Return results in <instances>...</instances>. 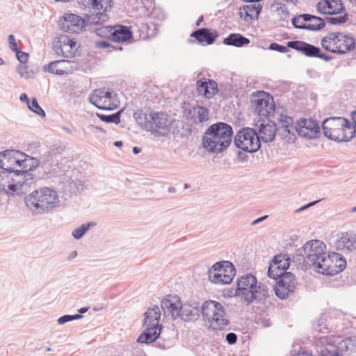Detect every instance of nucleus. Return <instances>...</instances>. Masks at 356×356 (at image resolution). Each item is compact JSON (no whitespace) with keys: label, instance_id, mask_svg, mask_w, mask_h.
Instances as JSON below:
<instances>
[{"label":"nucleus","instance_id":"obj_2","mask_svg":"<svg viewBox=\"0 0 356 356\" xmlns=\"http://www.w3.org/2000/svg\"><path fill=\"white\" fill-rule=\"evenodd\" d=\"M178 317L184 321H195L202 314L204 321L212 330H223L229 324L225 307L218 301L208 300L199 307L195 302L181 304Z\"/></svg>","mask_w":356,"mask_h":356},{"label":"nucleus","instance_id":"obj_47","mask_svg":"<svg viewBox=\"0 0 356 356\" xmlns=\"http://www.w3.org/2000/svg\"><path fill=\"white\" fill-rule=\"evenodd\" d=\"M289 47L280 44L277 42H272L270 44L268 49L270 50L276 51L280 53H286L288 51Z\"/></svg>","mask_w":356,"mask_h":356},{"label":"nucleus","instance_id":"obj_15","mask_svg":"<svg viewBox=\"0 0 356 356\" xmlns=\"http://www.w3.org/2000/svg\"><path fill=\"white\" fill-rule=\"evenodd\" d=\"M29 155L17 149H6L0 152V168L2 170L10 171V173L15 171L14 166L17 165L21 167L26 163Z\"/></svg>","mask_w":356,"mask_h":356},{"label":"nucleus","instance_id":"obj_48","mask_svg":"<svg viewBox=\"0 0 356 356\" xmlns=\"http://www.w3.org/2000/svg\"><path fill=\"white\" fill-rule=\"evenodd\" d=\"M15 52L16 59L19 62V66L20 67L22 64H24L27 61L29 54L19 49Z\"/></svg>","mask_w":356,"mask_h":356},{"label":"nucleus","instance_id":"obj_10","mask_svg":"<svg viewBox=\"0 0 356 356\" xmlns=\"http://www.w3.org/2000/svg\"><path fill=\"white\" fill-rule=\"evenodd\" d=\"M88 99L97 108L106 111L116 109L120 103L117 93L112 88L106 87L94 90Z\"/></svg>","mask_w":356,"mask_h":356},{"label":"nucleus","instance_id":"obj_57","mask_svg":"<svg viewBox=\"0 0 356 356\" xmlns=\"http://www.w3.org/2000/svg\"><path fill=\"white\" fill-rule=\"evenodd\" d=\"M70 63L69 60H56V61H53V62H50L49 63L47 64V65H44L43 67H54V65H56V64H58V63Z\"/></svg>","mask_w":356,"mask_h":356},{"label":"nucleus","instance_id":"obj_34","mask_svg":"<svg viewBox=\"0 0 356 356\" xmlns=\"http://www.w3.org/2000/svg\"><path fill=\"white\" fill-rule=\"evenodd\" d=\"M337 248L349 252L356 251V234L346 233L337 241Z\"/></svg>","mask_w":356,"mask_h":356},{"label":"nucleus","instance_id":"obj_54","mask_svg":"<svg viewBox=\"0 0 356 356\" xmlns=\"http://www.w3.org/2000/svg\"><path fill=\"white\" fill-rule=\"evenodd\" d=\"M19 99L22 102H26L27 106L30 104L31 101H30L28 95L26 93H22L19 96Z\"/></svg>","mask_w":356,"mask_h":356},{"label":"nucleus","instance_id":"obj_30","mask_svg":"<svg viewBox=\"0 0 356 356\" xmlns=\"http://www.w3.org/2000/svg\"><path fill=\"white\" fill-rule=\"evenodd\" d=\"M191 37L201 45L212 44L218 37L216 31H211L209 28H201L192 32Z\"/></svg>","mask_w":356,"mask_h":356},{"label":"nucleus","instance_id":"obj_59","mask_svg":"<svg viewBox=\"0 0 356 356\" xmlns=\"http://www.w3.org/2000/svg\"><path fill=\"white\" fill-rule=\"evenodd\" d=\"M318 201H314V202H311L304 206H302V207H300V209H298L296 211L298 212V211H303L309 207H310L311 206H313L314 205L316 202H318Z\"/></svg>","mask_w":356,"mask_h":356},{"label":"nucleus","instance_id":"obj_49","mask_svg":"<svg viewBox=\"0 0 356 356\" xmlns=\"http://www.w3.org/2000/svg\"><path fill=\"white\" fill-rule=\"evenodd\" d=\"M326 5H328L327 1L325 0L320 1L316 5V10L318 13L322 15H328L327 7H326Z\"/></svg>","mask_w":356,"mask_h":356},{"label":"nucleus","instance_id":"obj_23","mask_svg":"<svg viewBox=\"0 0 356 356\" xmlns=\"http://www.w3.org/2000/svg\"><path fill=\"white\" fill-rule=\"evenodd\" d=\"M297 134L300 137L307 139H316L321 135L318 121L312 118H300L297 122Z\"/></svg>","mask_w":356,"mask_h":356},{"label":"nucleus","instance_id":"obj_19","mask_svg":"<svg viewBox=\"0 0 356 356\" xmlns=\"http://www.w3.org/2000/svg\"><path fill=\"white\" fill-rule=\"evenodd\" d=\"M277 120V134L287 142L294 141L296 138L297 123H294L293 118L281 113Z\"/></svg>","mask_w":356,"mask_h":356},{"label":"nucleus","instance_id":"obj_22","mask_svg":"<svg viewBox=\"0 0 356 356\" xmlns=\"http://www.w3.org/2000/svg\"><path fill=\"white\" fill-rule=\"evenodd\" d=\"M287 47L302 53L307 57H316L324 60H330L332 57L321 51V49L313 44L301 40H291L287 42Z\"/></svg>","mask_w":356,"mask_h":356},{"label":"nucleus","instance_id":"obj_51","mask_svg":"<svg viewBox=\"0 0 356 356\" xmlns=\"http://www.w3.org/2000/svg\"><path fill=\"white\" fill-rule=\"evenodd\" d=\"M8 40L9 48L13 52L17 51L18 47H17V42L15 41V36L13 35H11V34L9 35L8 36Z\"/></svg>","mask_w":356,"mask_h":356},{"label":"nucleus","instance_id":"obj_21","mask_svg":"<svg viewBox=\"0 0 356 356\" xmlns=\"http://www.w3.org/2000/svg\"><path fill=\"white\" fill-rule=\"evenodd\" d=\"M291 259L287 254L275 255L270 262L268 268V276L272 279L280 278L288 274Z\"/></svg>","mask_w":356,"mask_h":356},{"label":"nucleus","instance_id":"obj_9","mask_svg":"<svg viewBox=\"0 0 356 356\" xmlns=\"http://www.w3.org/2000/svg\"><path fill=\"white\" fill-rule=\"evenodd\" d=\"M354 44V38L341 32L329 33L321 40V45L325 50L338 54L353 50Z\"/></svg>","mask_w":356,"mask_h":356},{"label":"nucleus","instance_id":"obj_11","mask_svg":"<svg viewBox=\"0 0 356 356\" xmlns=\"http://www.w3.org/2000/svg\"><path fill=\"white\" fill-rule=\"evenodd\" d=\"M235 146L245 152L253 153L261 147V142L257 131L250 127H243L235 135Z\"/></svg>","mask_w":356,"mask_h":356},{"label":"nucleus","instance_id":"obj_32","mask_svg":"<svg viewBox=\"0 0 356 356\" xmlns=\"http://www.w3.org/2000/svg\"><path fill=\"white\" fill-rule=\"evenodd\" d=\"M161 318L160 308L154 305L152 308H149L145 313V318L143 325L145 326H158L160 329H163L162 325L159 323Z\"/></svg>","mask_w":356,"mask_h":356},{"label":"nucleus","instance_id":"obj_8","mask_svg":"<svg viewBox=\"0 0 356 356\" xmlns=\"http://www.w3.org/2000/svg\"><path fill=\"white\" fill-rule=\"evenodd\" d=\"M58 202L56 192L48 188L35 190L25 198L26 207L34 215L51 211Z\"/></svg>","mask_w":356,"mask_h":356},{"label":"nucleus","instance_id":"obj_20","mask_svg":"<svg viewBox=\"0 0 356 356\" xmlns=\"http://www.w3.org/2000/svg\"><path fill=\"white\" fill-rule=\"evenodd\" d=\"M274 280L276 281L274 286L275 293L279 298L286 299L294 293L296 289V280L292 273Z\"/></svg>","mask_w":356,"mask_h":356},{"label":"nucleus","instance_id":"obj_41","mask_svg":"<svg viewBox=\"0 0 356 356\" xmlns=\"http://www.w3.org/2000/svg\"><path fill=\"white\" fill-rule=\"evenodd\" d=\"M113 26H100L95 27L93 31L95 34L103 38H108L112 40Z\"/></svg>","mask_w":356,"mask_h":356},{"label":"nucleus","instance_id":"obj_4","mask_svg":"<svg viewBox=\"0 0 356 356\" xmlns=\"http://www.w3.org/2000/svg\"><path fill=\"white\" fill-rule=\"evenodd\" d=\"M234 295H237L242 301L249 305L254 301L265 303L270 297L268 286L258 282L257 277L252 273L242 275L237 280L236 288L233 289Z\"/></svg>","mask_w":356,"mask_h":356},{"label":"nucleus","instance_id":"obj_61","mask_svg":"<svg viewBox=\"0 0 356 356\" xmlns=\"http://www.w3.org/2000/svg\"><path fill=\"white\" fill-rule=\"evenodd\" d=\"M97 46L99 48L104 49L109 47V43L107 41L103 40L97 42Z\"/></svg>","mask_w":356,"mask_h":356},{"label":"nucleus","instance_id":"obj_52","mask_svg":"<svg viewBox=\"0 0 356 356\" xmlns=\"http://www.w3.org/2000/svg\"><path fill=\"white\" fill-rule=\"evenodd\" d=\"M225 339L228 344L234 345L236 343L238 337L234 332H229L228 334H227Z\"/></svg>","mask_w":356,"mask_h":356},{"label":"nucleus","instance_id":"obj_6","mask_svg":"<svg viewBox=\"0 0 356 356\" xmlns=\"http://www.w3.org/2000/svg\"><path fill=\"white\" fill-rule=\"evenodd\" d=\"M325 245L319 240H311L298 249L294 257L296 262L302 264V268L307 270L313 267L316 270L321 264V259L327 257Z\"/></svg>","mask_w":356,"mask_h":356},{"label":"nucleus","instance_id":"obj_33","mask_svg":"<svg viewBox=\"0 0 356 356\" xmlns=\"http://www.w3.org/2000/svg\"><path fill=\"white\" fill-rule=\"evenodd\" d=\"M250 5H245L240 8L239 15L245 21L257 19L262 9L260 4L256 5L252 3Z\"/></svg>","mask_w":356,"mask_h":356},{"label":"nucleus","instance_id":"obj_40","mask_svg":"<svg viewBox=\"0 0 356 356\" xmlns=\"http://www.w3.org/2000/svg\"><path fill=\"white\" fill-rule=\"evenodd\" d=\"M121 111H119L111 115H105L102 113H97V116L98 118L104 122L106 123H114L119 124L120 122V117H121Z\"/></svg>","mask_w":356,"mask_h":356},{"label":"nucleus","instance_id":"obj_37","mask_svg":"<svg viewBox=\"0 0 356 356\" xmlns=\"http://www.w3.org/2000/svg\"><path fill=\"white\" fill-rule=\"evenodd\" d=\"M97 223L95 222H88L87 223L83 224L72 232V236L75 239H81L88 230L92 227H95Z\"/></svg>","mask_w":356,"mask_h":356},{"label":"nucleus","instance_id":"obj_39","mask_svg":"<svg viewBox=\"0 0 356 356\" xmlns=\"http://www.w3.org/2000/svg\"><path fill=\"white\" fill-rule=\"evenodd\" d=\"M12 181L13 173H10V171L6 170H2L0 172V191L10 194L9 192H7L6 188H8L9 183H12Z\"/></svg>","mask_w":356,"mask_h":356},{"label":"nucleus","instance_id":"obj_62","mask_svg":"<svg viewBox=\"0 0 356 356\" xmlns=\"http://www.w3.org/2000/svg\"><path fill=\"white\" fill-rule=\"evenodd\" d=\"M238 158L239 160L245 161L248 159L246 154L241 152L240 150L238 151Z\"/></svg>","mask_w":356,"mask_h":356},{"label":"nucleus","instance_id":"obj_42","mask_svg":"<svg viewBox=\"0 0 356 356\" xmlns=\"http://www.w3.org/2000/svg\"><path fill=\"white\" fill-rule=\"evenodd\" d=\"M41 165V162L36 158L29 155L26 163H24L21 170H27V172L35 170L38 166Z\"/></svg>","mask_w":356,"mask_h":356},{"label":"nucleus","instance_id":"obj_1","mask_svg":"<svg viewBox=\"0 0 356 356\" xmlns=\"http://www.w3.org/2000/svg\"><path fill=\"white\" fill-rule=\"evenodd\" d=\"M113 0H83L82 4L89 9L83 17L70 13L62 17L59 22L61 30L69 33H79L85 28L91 30L92 26H98L107 22L108 8L111 7Z\"/></svg>","mask_w":356,"mask_h":356},{"label":"nucleus","instance_id":"obj_16","mask_svg":"<svg viewBox=\"0 0 356 356\" xmlns=\"http://www.w3.org/2000/svg\"><path fill=\"white\" fill-rule=\"evenodd\" d=\"M348 339H343L337 343L327 338H321L317 353L319 356H341L348 350Z\"/></svg>","mask_w":356,"mask_h":356},{"label":"nucleus","instance_id":"obj_12","mask_svg":"<svg viewBox=\"0 0 356 356\" xmlns=\"http://www.w3.org/2000/svg\"><path fill=\"white\" fill-rule=\"evenodd\" d=\"M235 275V266L229 261H218L208 270L209 280L217 284L231 283Z\"/></svg>","mask_w":356,"mask_h":356},{"label":"nucleus","instance_id":"obj_44","mask_svg":"<svg viewBox=\"0 0 356 356\" xmlns=\"http://www.w3.org/2000/svg\"><path fill=\"white\" fill-rule=\"evenodd\" d=\"M28 107L32 112L35 113L39 116L42 118L45 117L46 113L39 105L36 98H32L31 102L29 104Z\"/></svg>","mask_w":356,"mask_h":356},{"label":"nucleus","instance_id":"obj_63","mask_svg":"<svg viewBox=\"0 0 356 356\" xmlns=\"http://www.w3.org/2000/svg\"><path fill=\"white\" fill-rule=\"evenodd\" d=\"M70 316H71V320L74 321V320H78V319L81 318L83 317V315L79 314H75L73 315H70Z\"/></svg>","mask_w":356,"mask_h":356},{"label":"nucleus","instance_id":"obj_56","mask_svg":"<svg viewBox=\"0 0 356 356\" xmlns=\"http://www.w3.org/2000/svg\"><path fill=\"white\" fill-rule=\"evenodd\" d=\"M268 218V216L266 215V216H261V217H259L257 219H255L254 220H253L250 225H256L260 222H261L262 221H264V220H266V218Z\"/></svg>","mask_w":356,"mask_h":356},{"label":"nucleus","instance_id":"obj_25","mask_svg":"<svg viewBox=\"0 0 356 356\" xmlns=\"http://www.w3.org/2000/svg\"><path fill=\"white\" fill-rule=\"evenodd\" d=\"M254 126L258 129V135L260 142H272L275 139L277 132V124L268 118L258 119L254 123Z\"/></svg>","mask_w":356,"mask_h":356},{"label":"nucleus","instance_id":"obj_3","mask_svg":"<svg viewBox=\"0 0 356 356\" xmlns=\"http://www.w3.org/2000/svg\"><path fill=\"white\" fill-rule=\"evenodd\" d=\"M134 118L143 129L159 137L166 136L175 122L167 113L151 109H138L134 113Z\"/></svg>","mask_w":356,"mask_h":356},{"label":"nucleus","instance_id":"obj_29","mask_svg":"<svg viewBox=\"0 0 356 356\" xmlns=\"http://www.w3.org/2000/svg\"><path fill=\"white\" fill-rule=\"evenodd\" d=\"M196 89L199 95L210 99L218 92L217 83L211 79L203 77L196 82Z\"/></svg>","mask_w":356,"mask_h":356},{"label":"nucleus","instance_id":"obj_36","mask_svg":"<svg viewBox=\"0 0 356 356\" xmlns=\"http://www.w3.org/2000/svg\"><path fill=\"white\" fill-rule=\"evenodd\" d=\"M184 113L187 118H193V113L197 114L198 121L200 123L207 122L209 120V110L202 106H193L191 108H184Z\"/></svg>","mask_w":356,"mask_h":356},{"label":"nucleus","instance_id":"obj_31","mask_svg":"<svg viewBox=\"0 0 356 356\" xmlns=\"http://www.w3.org/2000/svg\"><path fill=\"white\" fill-rule=\"evenodd\" d=\"M133 37L131 27L123 25L113 26L112 41L115 42H125L129 41Z\"/></svg>","mask_w":356,"mask_h":356},{"label":"nucleus","instance_id":"obj_27","mask_svg":"<svg viewBox=\"0 0 356 356\" xmlns=\"http://www.w3.org/2000/svg\"><path fill=\"white\" fill-rule=\"evenodd\" d=\"M54 49L58 55H62L65 58L74 56L77 50L76 41L68 35H61L54 45Z\"/></svg>","mask_w":356,"mask_h":356},{"label":"nucleus","instance_id":"obj_53","mask_svg":"<svg viewBox=\"0 0 356 356\" xmlns=\"http://www.w3.org/2000/svg\"><path fill=\"white\" fill-rule=\"evenodd\" d=\"M72 321L71 316L70 314H65L58 318L57 322L60 325L65 324L67 322Z\"/></svg>","mask_w":356,"mask_h":356},{"label":"nucleus","instance_id":"obj_13","mask_svg":"<svg viewBox=\"0 0 356 356\" xmlns=\"http://www.w3.org/2000/svg\"><path fill=\"white\" fill-rule=\"evenodd\" d=\"M251 104L258 113L259 119L268 118L275 110L273 97L263 90L257 91L251 96Z\"/></svg>","mask_w":356,"mask_h":356},{"label":"nucleus","instance_id":"obj_55","mask_svg":"<svg viewBox=\"0 0 356 356\" xmlns=\"http://www.w3.org/2000/svg\"><path fill=\"white\" fill-rule=\"evenodd\" d=\"M17 170H16L15 171L13 172V181L12 183H16V179H18L19 181H24V175H18V176L16 175V172H17Z\"/></svg>","mask_w":356,"mask_h":356},{"label":"nucleus","instance_id":"obj_50","mask_svg":"<svg viewBox=\"0 0 356 356\" xmlns=\"http://www.w3.org/2000/svg\"><path fill=\"white\" fill-rule=\"evenodd\" d=\"M277 13L283 20L286 19L289 16V12L285 4H281L280 6L277 8Z\"/></svg>","mask_w":356,"mask_h":356},{"label":"nucleus","instance_id":"obj_7","mask_svg":"<svg viewBox=\"0 0 356 356\" xmlns=\"http://www.w3.org/2000/svg\"><path fill=\"white\" fill-rule=\"evenodd\" d=\"M354 127L347 118L330 117L322 122L325 137L339 143L350 141L354 137Z\"/></svg>","mask_w":356,"mask_h":356},{"label":"nucleus","instance_id":"obj_26","mask_svg":"<svg viewBox=\"0 0 356 356\" xmlns=\"http://www.w3.org/2000/svg\"><path fill=\"white\" fill-rule=\"evenodd\" d=\"M181 302L180 298L177 295H167L161 302V307L163 315L167 318L175 320L180 314Z\"/></svg>","mask_w":356,"mask_h":356},{"label":"nucleus","instance_id":"obj_5","mask_svg":"<svg viewBox=\"0 0 356 356\" xmlns=\"http://www.w3.org/2000/svg\"><path fill=\"white\" fill-rule=\"evenodd\" d=\"M233 129L226 122H218L209 127L202 137V145L207 151L220 153L230 145Z\"/></svg>","mask_w":356,"mask_h":356},{"label":"nucleus","instance_id":"obj_58","mask_svg":"<svg viewBox=\"0 0 356 356\" xmlns=\"http://www.w3.org/2000/svg\"><path fill=\"white\" fill-rule=\"evenodd\" d=\"M293 356H314L311 353H309L307 350H301L297 354H295Z\"/></svg>","mask_w":356,"mask_h":356},{"label":"nucleus","instance_id":"obj_46","mask_svg":"<svg viewBox=\"0 0 356 356\" xmlns=\"http://www.w3.org/2000/svg\"><path fill=\"white\" fill-rule=\"evenodd\" d=\"M44 72L55 74L57 75H67L72 72V68H67L64 70L59 68H42Z\"/></svg>","mask_w":356,"mask_h":356},{"label":"nucleus","instance_id":"obj_64","mask_svg":"<svg viewBox=\"0 0 356 356\" xmlns=\"http://www.w3.org/2000/svg\"><path fill=\"white\" fill-rule=\"evenodd\" d=\"M132 152L134 154H138L141 152V149L136 146L133 147Z\"/></svg>","mask_w":356,"mask_h":356},{"label":"nucleus","instance_id":"obj_18","mask_svg":"<svg viewBox=\"0 0 356 356\" xmlns=\"http://www.w3.org/2000/svg\"><path fill=\"white\" fill-rule=\"evenodd\" d=\"M291 22L296 29L313 31H320L325 26L323 18L307 13L293 17Z\"/></svg>","mask_w":356,"mask_h":356},{"label":"nucleus","instance_id":"obj_38","mask_svg":"<svg viewBox=\"0 0 356 356\" xmlns=\"http://www.w3.org/2000/svg\"><path fill=\"white\" fill-rule=\"evenodd\" d=\"M327 3L328 15H334L342 13L343 6L341 0H325Z\"/></svg>","mask_w":356,"mask_h":356},{"label":"nucleus","instance_id":"obj_35","mask_svg":"<svg viewBox=\"0 0 356 356\" xmlns=\"http://www.w3.org/2000/svg\"><path fill=\"white\" fill-rule=\"evenodd\" d=\"M250 40L240 33H230L223 39L222 43L227 46L242 47L250 44Z\"/></svg>","mask_w":356,"mask_h":356},{"label":"nucleus","instance_id":"obj_60","mask_svg":"<svg viewBox=\"0 0 356 356\" xmlns=\"http://www.w3.org/2000/svg\"><path fill=\"white\" fill-rule=\"evenodd\" d=\"M352 120L353 123H352V126L354 127V136H355V127H356V110L352 112L351 114Z\"/></svg>","mask_w":356,"mask_h":356},{"label":"nucleus","instance_id":"obj_24","mask_svg":"<svg viewBox=\"0 0 356 356\" xmlns=\"http://www.w3.org/2000/svg\"><path fill=\"white\" fill-rule=\"evenodd\" d=\"M16 175H24V181L16 179V183H9L8 189L10 191V195H14V193H17V195L25 194L32 186L35 185L36 177L31 172L27 170H17Z\"/></svg>","mask_w":356,"mask_h":356},{"label":"nucleus","instance_id":"obj_45","mask_svg":"<svg viewBox=\"0 0 356 356\" xmlns=\"http://www.w3.org/2000/svg\"><path fill=\"white\" fill-rule=\"evenodd\" d=\"M38 72V68H17V72L25 79L33 78Z\"/></svg>","mask_w":356,"mask_h":356},{"label":"nucleus","instance_id":"obj_14","mask_svg":"<svg viewBox=\"0 0 356 356\" xmlns=\"http://www.w3.org/2000/svg\"><path fill=\"white\" fill-rule=\"evenodd\" d=\"M346 266V259L340 254L332 252L321 259V264L316 272L324 275H335L342 272Z\"/></svg>","mask_w":356,"mask_h":356},{"label":"nucleus","instance_id":"obj_43","mask_svg":"<svg viewBox=\"0 0 356 356\" xmlns=\"http://www.w3.org/2000/svg\"><path fill=\"white\" fill-rule=\"evenodd\" d=\"M348 19V13H346L345 14L339 16L327 17L325 18V20L328 24H330L332 25H339L346 23Z\"/></svg>","mask_w":356,"mask_h":356},{"label":"nucleus","instance_id":"obj_28","mask_svg":"<svg viewBox=\"0 0 356 356\" xmlns=\"http://www.w3.org/2000/svg\"><path fill=\"white\" fill-rule=\"evenodd\" d=\"M41 161V167L49 173L56 172L61 168L62 155L58 149H52L44 154Z\"/></svg>","mask_w":356,"mask_h":356},{"label":"nucleus","instance_id":"obj_17","mask_svg":"<svg viewBox=\"0 0 356 356\" xmlns=\"http://www.w3.org/2000/svg\"><path fill=\"white\" fill-rule=\"evenodd\" d=\"M145 330L138 336L137 342L140 343H151L156 342V346L162 349H168L173 345L172 340L164 341L160 337L162 329L158 326H145Z\"/></svg>","mask_w":356,"mask_h":356}]
</instances>
